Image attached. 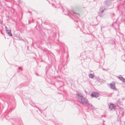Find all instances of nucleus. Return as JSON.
Listing matches in <instances>:
<instances>
[{"mask_svg": "<svg viewBox=\"0 0 125 125\" xmlns=\"http://www.w3.org/2000/svg\"><path fill=\"white\" fill-rule=\"evenodd\" d=\"M104 4L105 5L108 6L109 4V0H106L104 1Z\"/></svg>", "mask_w": 125, "mask_h": 125, "instance_id": "1a4fd4ad", "label": "nucleus"}, {"mask_svg": "<svg viewBox=\"0 0 125 125\" xmlns=\"http://www.w3.org/2000/svg\"><path fill=\"white\" fill-rule=\"evenodd\" d=\"M7 33L10 36H12V34L11 33V30H8L7 29H6Z\"/></svg>", "mask_w": 125, "mask_h": 125, "instance_id": "6e6552de", "label": "nucleus"}, {"mask_svg": "<svg viewBox=\"0 0 125 125\" xmlns=\"http://www.w3.org/2000/svg\"><path fill=\"white\" fill-rule=\"evenodd\" d=\"M67 12L65 13L64 12V14L66 15H71L73 16L72 19L73 20L76 22H78L79 20V18L80 17V14L79 13H76L73 11H70L67 9Z\"/></svg>", "mask_w": 125, "mask_h": 125, "instance_id": "f03ea898", "label": "nucleus"}, {"mask_svg": "<svg viewBox=\"0 0 125 125\" xmlns=\"http://www.w3.org/2000/svg\"><path fill=\"white\" fill-rule=\"evenodd\" d=\"M108 106L109 107V103L108 104Z\"/></svg>", "mask_w": 125, "mask_h": 125, "instance_id": "aec40b11", "label": "nucleus"}, {"mask_svg": "<svg viewBox=\"0 0 125 125\" xmlns=\"http://www.w3.org/2000/svg\"><path fill=\"white\" fill-rule=\"evenodd\" d=\"M18 68L21 71H22L23 70V69L21 68L20 67H19Z\"/></svg>", "mask_w": 125, "mask_h": 125, "instance_id": "4468645a", "label": "nucleus"}, {"mask_svg": "<svg viewBox=\"0 0 125 125\" xmlns=\"http://www.w3.org/2000/svg\"><path fill=\"white\" fill-rule=\"evenodd\" d=\"M28 12L29 13H30V14H31V11H28Z\"/></svg>", "mask_w": 125, "mask_h": 125, "instance_id": "f3484780", "label": "nucleus"}, {"mask_svg": "<svg viewBox=\"0 0 125 125\" xmlns=\"http://www.w3.org/2000/svg\"><path fill=\"white\" fill-rule=\"evenodd\" d=\"M64 10H63V12H64Z\"/></svg>", "mask_w": 125, "mask_h": 125, "instance_id": "bb28decb", "label": "nucleus"}, {"mask_svg": "<svg viewBox=\"0 0 125 125\" xmlns=\"http://www.w3.org/2000/svg\"><path fill=\"white\" fill-rule=\"evenodd\" d=\"M36 75L37 76H38V74L37 73H36Z\"/></svg>", "mask_w": 125, "mask_h": 125, "instance_id": "4be33fe9", "label": "nucleus"}, {"mask_svg": "<svg viewBox=\"0 0 125 125\" xmlns=\"http://www.w3.org/2000/svg\"><path fill=\"white\" fill-rule=\"evenodd\" d=\"M111 88L114 90L116 89V88L115 87V84H111Z\"/></svg>", "mask_w": 125, "mask_h": 125, "instance_id": "9b49d317", "label": "nucleus"}, {"mask_svg": "<svg viewBox=\"0 0 125 125\" xmlns=\"http://www.w3.org/2000/svg\"><path fill=\"white\" fill-rule=\"evenodd\" d=\"M105 9V8L103 6H101L100 7L99 12V15L100 17H102L104 16V13L103 12Z\"/></svg>", "mask_w": 125, "mask_h": 125, "instance_id": "20e7f679", "label": "nucleus"}, {"mask_svg": "<svg viewBox=\"0 0 125 125\" xmlns=\"http://www.w3.org/2000/svg\"><path fill=\"white\" fill-rule=\"evenodd\" d=\"M92 52H91V51H88L86 52H83L82 53H81V55H82V54H86V55L87 54H89V55H90V54H92Z\"/></svg>", "mask_w": 125, "mask_h": 125, "instance_id": "0eeeda50", "label": "nucleus"}, {"mask_svg": "<svg viewBox=\"0 0 125 125\" xmlns=\"http://www.w3.org/2000/svg\"><path fill=\"white\" fill-rule=\"evenodd\" d=\"M99 95V94L96 92H94L92 93L91 95V97H97Z\"/></svg>", "mask_w": 125, "mask_h": 125, "instance_id": "39448f33", "label": "nucleus"}, {"mask_svg": "<svg viewBox=\"0 0 125 125\" xmlns=\"http://www.w3.org/2000/svg\"><path fill=\"white\" fill-rule=\"evenodd\" d=\"M89 57V58H90V57H90V56H89V57Z\"/></svg>", "mask_w": 125, "mask_h": 125, "instance_id": "a878e982", "label": "nucleus"}, {"mask_svg": "<svg viewBox=\"0 0 125 125\" xmlns=\"http://www.w3.org/2000/svg\"><path fill=\"white\" fill-rule=\"evenodd\" d=\"M116 107L115 105L113 104H111L110 105V110H115Z\"/></svg>", "mask_w": 125, "mask_h": 125, "instance_id": "423d86ee", "label": "nucleus"}, {"mask_svg": "<svg viewBox=\"0 0 125 125\" xmlns=\"http://www.w3.org/2000/svg\"><path fill=\"white\" fill-rule=\"evenodd\" d=\"M119 79L122 81L125 82V79L122 77H119Z\"/></svg>", "mask_w": 125, "mask_h": 125, "instance_id": "f8f14e48", "label": "nucleus"}, {"mask_svg": "<svg viewBox=\"0 0 125 125\" xmlns=\"http://www.w3.org/2000/svg\"><path fill=\"white\" fill-rule=\"evenodd\" d=\"M37 24L38 23V21H37Z\"/></svg>", "mask_w": 125, "mask_h": 125, "instance_id": "393cba45", "label": "nucleus"}, {"mask_svg": "<svg viewBox=\"0 0 125 125\" xmlns=\"http://www.w3.org/2000/svg\"><path fill=\"white\" fill-rule=\"evenodd\" d=\"M31 23V22L30 21H29V24H30Z\"/></svg>", "mask_w": 125, "mask_h": 125, "instance_id": "6ab92c4d", "label": "nucleus"}, {"mask_svg": "<svg viewBox=\"0 0 125 125\" xmlns=\"http://www.w3.org/2000/svg\"><path fill=\"white\" fill-rule=\"evenodd\" d=\"M103 69V70H105V71H108V70L107 69Z\"/></svg>", "mask_w": 125, "mask_h": 125, "instance_id": "2eb2a0df", "label": "nucleus"}, {"mask_svg": "<svg viewBox=\"0 0 125 125\" xmlns=\"http://www.w3.org/2000/svg\"><path fill=\"white\" fill-rule=\"evenodd\" d=\"M5 28H6V29H7V27H6L5 26Z\"/></svg>", "mask_w": 125, "mask_h": 125, "instance_id": "b1692460", "label": "nucleus"}, {"mask_svg": "<svg viewBox=\"0 0 125 125\" xmlns=\"http://www.w3.org/2000/svg\"><path fill=\"white\" fill-rule=\"evenodd\" d=\"M76 95L77 101L81 104H85L89 110H93L94 109V107L92 104L89 103L87 99L85 98L81 93H77L76 94Z\"/></svg>", "mask_w": 125, "mask_h": 125, "instance_id": "f257e3e1", "label": "nucleus"}, {"mask_svg": "<svg viewBox=\"0 0 125 125\" xmlns=\"http://www.w3.org/2000/svg\"><path fill=\"white\" fill-rule=\"evenodd\" d=\"M17 72H20V71L19 70H17Z\"/></svg>", "mask_w": 125, "mask_h": 125, "instance_id": "412c9836", "label": "nucleus"}, {"mask_svg": "<svg viewBox=\"0 0 125 125\" xmlns=\"http://www.w3.org/2000/svg\"><path fill=\"white\" fill-rule=\"evenodd\" d=\"M89 77L90 78H93L94 77V76L93 74L90 73L89 74Z\"/></svg>", "mask_w": 125, "mask_h": 125, "instance_id": "9d476101", "label": "nucleus"}, {"mask_svg": "<svg viewBox=\"0 0 125 125\" xmlns=\"http://www.w3.org/2000/svg\"><path fill=\"white\" fill-rule=\"evenodd\" d=\"M18 2L19 3H22V1L21 0H18Z\"/></svg>", "mask_w": 125, "mask_h": 125, "instance_id": "ddd939ff", "label": "nucleus"}, {"mask_svg": "<svg viewBox=\"0 0 125 125\" xmlns=\"http://www.w3.org/2000/svg\"><path fill=\"white\" fill-rule=\"evenodd\" d=\"M54 29V28H52L51 29L45 28L42 29V31L44 33H45V32H47L50 35V37L51 36H53V37L55 39L56 36V34L53 32Z\"/></svg>", "mask_w": 125, "mask_h": 125, "instance_id": "7ed1b4c3", "label": "nucleus"}, {"mask_svg": "<svg viewBox=\"0 0 125 125\" xmlns=\"http://www.w3.org/2000/svg\"><path fill=\"white\" fill-rule=\"evenodd\" d=\"M79 22L78 23V26L79 27H80V25H79Z\"/></svg>", "mask_w": 125, "mask_h": 125, "instance_id": "a211bd4d", "label": "nucleus"}, {"mask_svg": "<svg viewBox=\"0 0 125 125\" xmlns=\"http://www.w3.org/2000/svg\"><path fill=\"white\" fill-rule=\"evenodd\" d=\"M32 21L33 22H34V20L33 19H32Z\"/></svg>", "mask_w": 125, "mask_h": 125, "instance_id": "5701e85b", "label": "nucleus"}, {"mask_svg": "<svg viewBox=\"0 0 125 125\" xmlns=\"http://www.w3.org/2000/svg\"><path fill=\"white\" fill-rule=\"evenodd\" d=\"M105 117L106 116L105 115H103L102 116V117Z\"/></svg>", "mask_w": 125, "mask_h": 125, "instance_id": "dca6fc26", "label": "nucleus"}]
</instances>
